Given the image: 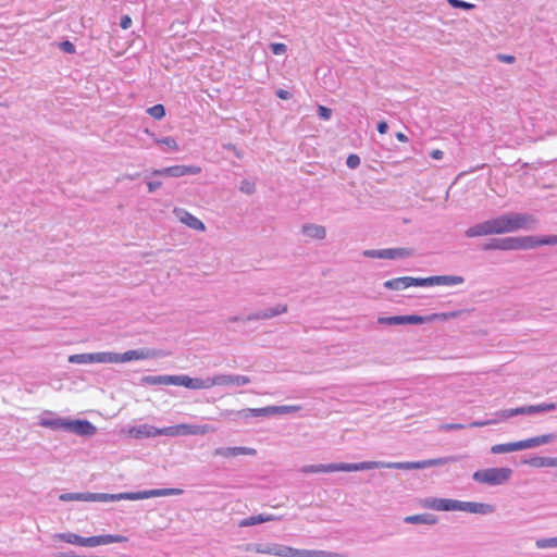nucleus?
Wrapping results in <instances>:
<instances>
[{
	"mask_svg": "<svg viewBox=\"0 0 557 557\" xmlns=\"http://www.w3.org/2000/svg\"><path fill=\"white\" fill-rule=\"evenodd\" d=\"M156 356L154 351L148 348L127 350L123 354L108 351V363H121L133 360H145Z\"/></svg>",
	"mask_w": 557,
	"mask_h": 557,
	"instance_id": "obj_7",
	"label": "nucleus"
},
{
	"mask_svg": "<svg viewBox=\"0 0 557 557\" xmlns=\"http://www.w3.org/2000/svg\"><path fill=\"white\" fill-rule=\"evenodd\" d=\"M395 137L397 138V140H399L401 143L408 141V137L401 132L396 133Z\"/></svg>",
	"mask_w": 557,
	"mask_h": 557,
	"instance_id": "obj_60",
	"label": "nucleus"
},
{
	"mask_svg": "<svg viewBox=\"0 0 557 557\" xmlns=\"http://www.w3.org/2000/svg\"><path fill=\"white\" fill-rule=\"evenodd\" d=\"M556 438L555 434H543L534 437H530L527 440H523V445L525 449L533 448L540 445L547 444Z\"/></svg>",
	"mask_w": 557,
	"mask_h": 557,
	"instance_id": "obj_27",
	"label": "nucleus"
},
{
	"mask_svg": "<svg viewBox=\"0 0 557 557\" xmlns=\"http://www.w3.org/2000/svg\"><path fill=\"white\" fill-rule=\"evenodd\" d=\"M67 421L69 419L65 418H55V419H48L42 418L39 421V425L44 428H48L51 430H66L67 431Z\"/></svg>",
	"mask_w": 557,
	"mask_h": 557,
	"instance_id": "obj_28",
	"label": "nucleus"
},
{
	"mask_svg": "<svg viewBox=\"0 0 557 557\" xmlns=\"http://www.w3.org/2000/svg\"><path fill=\"white\" fill-rule=\"evenodd\" d=\"M366 461L349 463V462H333V463H320V465H307L301 468L302 473H330V472H352L366 470Z\"/></svg>",
	"mask_w": 557,
	"mask_h": 557,
	"instance_id": "obj_6",
	"label": "nucleus"
},
{
	"mask_svg": "<svg viewBox=\"0 0 557 557\" xmlns=\"http://www.w3.org/2000/svg\"><path fill=\"white\" fill-rule=\"evenodd\" d=\"M498 422H500L499 417H496L495 419L486 420V421H473L469 424V426L470 428H481V426H485L488 424H495Z\"/></svg>",
	"mask_w": 557,
	"mask_h": 557,
	"instance_id": "obj_49",
	"label": "nucleus"
},
{
	"mask_svg": "<svg viewBox=\"0 0 557 557\" xmlns=\"http://www.w3.org/2000/svg\"><path fill=\"white\" fill-rule=\"evenodd\" d=\"M183 494L182 488H152L138 492H123L117 494L109 493H63L59 496L62 502H119V500H140L152 497L174 496Z\"/></svg>",
	"mask_w": 557,
	"mask_h": 557,
	"instance_id": "obj_1",
	"label": "nucleus"
},
{
	"mask_svg": "<svg viewBox=\"0 0 557 557\" xmlns=\"http://www.w3.org/2000/svg\"><path fill=\"white\" fill-rule=\"evenodd\" d=\"M275 95L277 98L282 99V100H288L292 98V94L288 91V90H285V89H277L275 91Z\"/></svg>",
	"mask_w": 557,
	"mask_h": 557,
	"instance_id": "obj_54",
	"label": "nucleus"
},
{
	"mask_svg": "<svg viewBox=\"0 0 557 557\" xmlns=\"http://www.w3.org/2000/svg\"><path fill=\"white\" fill-rule=\"evenodd\" d=\"M465 278L459 275H434L429 277H414L416 286H435V285H459Z\"/></svg>",
	"mask_w": 557,
	"mask_h": 557,
	"instance_id": "obj_10",
	"label": "nucleus"
},
{
	"mask_svg": "<svg viewBox=\"0 0 557 557\" xmlns=\"http://www.w3.org/2000/svg\"><path fill=\"white\" fill-rule=\"evenodd\" d=\"M96 546L108 545L112 543H124L127 542V537L119 534H103L94 535Z\"/></svg>",
	"mask_w": 557,
	"mask_h": 557,
	"instance_id": "obj_29",
	"label": "nucleus"
},
{
	"mask_svg": "<svg viewBox=\"0 0 557 557\" xmlns=\"http://www.w3.org/2000/svg\"><path fill=\"white\" fill-rule=\"evenodd\" d=\"M147 112L156 120H161L165 115V109L162 104H154L150 107Z\"/></svg>",
	"mask_w": 557,
	"mask_h": 557,
	"instance_id": "obj_42",
	"label": "nucleus"
},
{
	"mask_svg": "<svg viewBox=\"0 0 557 557\" xmlns=\"http://www.w3.org/2000/svg\"><path fill=\"white\" fill-rule=\"evenodd\" d=\"M132 25V18L128 16V15H124L121 17V21H120V26L123 28V29H127L129 28Z\"/></svg>",
	"mask_w": 557,
	"mask_h": 557,
	"instance_id": "obj_56",
	"label": "nucleus"
},
{
	"mask_svg": "<svg viewBox=\"0 0 557 557\" xmlns=\"http://www.w3.org/2000/svg\"><path fill=\"white\" fill-rule=\"evenodd\" d=\"M497 59L499 61L508 63V64L513 63L515 60H516V58L513 55H511V54H498Z\"/></svg>",
	"mask_w": 557,
	"mask_h": 557,
	"instance_id": "obj_57",
	"label": "nucleus"
},
{
	"mask_svg": "<svg viewBox=\"0 0 557 557\" xmlns=\"http://www.w3.org/2000/svg\"><path fill=\"white\" fill-rule=\"evenodd\" d=\"M250 382L249 376L242 374H218L213 376L214 386H244Z\"/></svg>",
	"mask_w": 557,
	"mask_h": 557,
	"instance_id": "obj_17",
	"label": "nucleus"
},
{
	"mask_svg": "<svg viewBox=\"0 0 557 557\" xmlns=\"http://www.w3.org/2000/svg\"><path fill=\"white\" fill-rule=\"evenodd\" d=\"M527 410H528V406L504 409V410L497 411L495 413V417H499L500 421H505V420L516 417V416L528 414Z\"/></svg>",
	"mask_w": 557,
	"mask_h": 557,
	"instance_id": "obj_32",
	"label": "nucleus"
},
{
	"mask_svg": "<svg viewBox=\"0 0 557 557\" xmlns=\"http://www.w3.org/2000/svg\"><path fill=\"white\" fill-rule=\"evenodd\" d=\"M201 169L196 165H172L163 169H156L151 172L156 176L182 177L185 175H196Z\"/></svg>",
	"mask_w": 557,
	"mask_h": 557,
	"instance_id": "obj_11",
	"label": "nucleus"
},
{
	"mask_svg": "<svg viewBox=\"0 0 557 557\" xmlns=\"http://www.w3.org/2000/svg\"><path fill=\"white\" fill-rule=\"evenodd\" d=\"M512 475V469L507 467L486 468L475 471L472 479L481 484L497 486L505 484Z\"/></svg>",
	"mask_w": 557,
	"mask_h": 557,
	"instance_id": "obj_5",
	"label": "nucleus"
},
{
	"mask_svg": "<svg viewBox=\"0 0 557 557\" xmlns=\"http://www.w3.org/2000/svg\"><path fill=\"white\" fill-rule=\"evenodd\" d=\"M301 410L300 405H282V406H274L275 414H287V413H294Z\"/></svg>",
	"mask_w": 557,
	"mask_h": 557,
	"instance_id": "obj_37",
	"label": "nucleus"
},
{
	"mask_svg": "<svg viewBox=\"0 0 557 557\" xmlns=\"http://www.w3.org/2000/svg\"><path fill=\"white\" fill-rule=\"evenodd\" d=\"M530 221H532V216L525 213H505L468 227L465 235L468 238H474L511 233L518 230L528 228V223Z\"/></svg>",
	"mask_w": 557,
	"mask_h": 557,
	"instance_id": "obj_2",
	"label": "nucleus"
},
{
	"mask_svg": "<svg viewBox=\"0 0 557 557\" xmlns=\"http://www.w3.org/2000/svg\"><path fill=\"white\" fill-rule=\"evenodd\" d=\"M67 431L79 436L90 437L97 433V428L88 420H69Z\"/></svg>",
	"mask_w": 557,
	"mask_h": 557,
	"instance_id": "obj_15",
	"label": "nucleus"
},
{
	"mask_svg": "<svg viewBox=\"0 0 557 557\" xmlns=\"http://www.w3.org/2000/svg\"><path fill=\"white\" fill-rule=\"evenodd\" d=\"M528 465L534 468L543 467H557V457H532L525 461Z\"/></svg>",
	"mask_w": 557,
	"mask_h": 557,
	"instance_id": "obj_30",
	"label": "nucleus"
},
{
	"mask_svg": "<svg viewBox=\"0 0 557 557\" xmlns=\"http://www.w3.org/2000/svg\"><path fill=\"white\" fill-rule=\"evenodd\" d=\"M301 232L310 238L324 239L326 236L325 227L317 224H305Z\"/></svg>",
	"mask_w": 557,
	"mask_h": 557,
	"instance_id": "obj_26",
	"label": "nucleus"
},
{
	"mask_svg": "<svg viewBox=\"0 0 557 557\" xmlns=\"http://www.w3.org/2000/svg\"><path fill=\"white\" fill-rule=\"evenodd\" d=\"M237 321H247V320H246V318H240V317H237V315H233V317L228 318V322L230 323H235Z\"/></svg>",
	"mask_w": 557,
	"mask_h": 557,
	"instance_id": "obj_62",
	"label": "nucleus"
},
{
	"mask_svg": "<svg viewBox=\"0 0 557 557\" xmlns=\"http://www.w3.org/2000/svg\"><path fill=\"white\" fill-rule=\"evenodd\" d=\"M509 444H510V451L511 453L525 449V447L523 445V440L522 441H518V442H511Z\"/></svg>",
	"mask_w": 557,
	"mask_h": 557,
	"instance_id": "obj_55",
	"label": "nucleus"
},
{
	"mask_svg": "<svg viewBox=\"0 0 557 557\" xmlns=\"http://www.w3.org/2000/svg\"><path fill=\"white\" fill-rule=\"evenodd\" d=\"M457 460H458V458H456V457H441V458L421 460L419 462H420V468L425 469V468H431V467H435V466H443L448 462H453V461H457Z\"/></svg>",
	"mask_w": 557,
	"mask_h": 557,
	"instance_id": "obj_35",
	"label": "nucleus"
},
{
	"mask_svg": "<svg viewBox=\"0 0 557 557\" xmlns=\"http://www.w3.org/2000/svg\"><path fill=\"white\" fill-rule=\"evenodd\" d=\"M58 557H82V556L75 555L73 552H64V553H60L58 555Z\"/></svg>",
	"mask_w": 557,
	"mask_h": 557,
	"instance_id": "obj_61",
	"label": "nucleus"
},
{
	"mask_svg": "<svg viewBox=\"0 0 557 557\" xmlns=\"http://www.w3.org/2000/svg\"><path fill=\"white\" fill-rule=\"evenodd\" d=\"M239 190L246 195H252L256 191V185L249 180H243L239 185Z\"/></svg>",
	"mask_w": 557,
	"mask_h": 557,
	"instance_id": "obj_44",
	"label": "nucleus"
},
{
	"mask_svg": "<svg viewBox=\"0 0 557 557\" xmlns=\"http://www.w3.org/2000/svg\"><path fill=\"white\" fill-rule=\"evenodd\" d=\"M446 315H447V317H456V315H457V313H456V312H451V313L446 314Z\"/></svg>",
	"mask_w": 557,
	"mask_h": 557,
	"instance_id": "obj_63",
	"label": "nucleus"
},
{
	"mask_svg": "<svg viewBox=\"0 0 557 557\" xmlns=\"http://www.w3.org/2000/svg\"><path fill=\"white\" fill-rule=\"evenodd\" d=\"M363 256L367 258L377 259H404L412 256V249L410 248H385V249H368L363 251Z\"/></svg>",
	"mask_w": 557,
	"mask_h": 557,
	"instance_id": "obj_8",
	"label": "nucleus"
},
{
	"mask_svg": "<svg viewBox=\"0 0 557 557\" xmlns=\"http://www.w3.org/2000/svg\"><path fill=\"white\" fill-rule=\"evenodd\" d=\"M69 362L75 364L108 363V351L71 355L69 356Z\"/></svg>",
	"mask_w": 557,
	"mask_h": 557,
	"instance_id": "obj_12",
	"label": "nucleus"
},
{
	"mask_svg": "<svg viewBox=\"0 0 557 557\" xmlns=\"http://www.w3.org/2000/svg\"><path fill=\"white\" fill-rule=\"evenodd\" d=\"M257 554L273 555L277 557H344L342 554L317 550V549H298L278 543H257L250 548Z\"/></svg>",
	"mask_w": 557,
	"mask_h": 557,
	"instance_id": "obj_4",
	"label": "nucleus"
},
{
	"mask_svg": "<svg viewBox=\"0 0 557 557\" xmlns=\"http://www.w3.org/2000/svg\"><path fill=\"white\" fill-rule=\"evenodd\" d=\"M384 287L387 289L401 290L411 286H416L414 277L411 276H401L395 277L384 282Z\"/></svg>",
	"mask_w": 557,
	"mask_h": 557,
	"instance_id": "obj_24",
	"label": "nucleus"
},
{
	"mask_svg": "<svg viewBox=\"0 0 557 557\" xmlns=\"http://www.w3.org/2000/svg\"><path fill=\"white\" fill-rule=\"evenodd\" d=\"M275 414L274 406H268L263 408H247L236 412V417L243 420L258 417H269Z\"/></svg>",
	"mask_w": 557,
	"mask_h": 557,
	"instance_id": "obj_23",
	"label": "nucleus"
},
{
	"mask_svg": "<svg viewBox=\"0 0 557 557\" xmlns=\"http://www.w3.org/2000/svg\"><path fill=\"white\" fill-rule=\"evenodd\" d=\"M270 49H271L273 54L282 55V54H284L286 52L287 47H286V45L281 44V42H272L270 45Z\"/></svg>",
	"mask_w": 557,
	"mask_h": 557,
	"instance_id": "obj_46",
	"label": "nucleus"
},
{
	"mask_svg": "<svg viewBox=\"0 0 557 557\" xmlns=\"http://www.w3.org/2000/svg\"><path fill=\"white\" fill-rule=\"evenodd\" d=\"M485 251L488 250H521L523 249L521 237L493 238L482 246Z\"/></svg>",
	"mask_w": 557,
	"mask_h": 557,
	"instance_id": "obj_9",
	"label": "nucleus"
},
{
	"mask_svg": "<svg viewBox=\"0 0 557 557\" xmlns=\"http://www.w3.org/2000/svg\"><path fill=\"white\" fill-rule=\"evenodd\" d=\"M273 519H274V517L271 515L260 513L257 516H250L248 518L243 519L239 522V527H251V525L260 524L263 522L272 521Z\"/></svg>",
	"mask_w": 557,
	"mask_h": 557,
	"instance_id": "obj_33",
	"label": "nucleus"
},
{
	"mask_svg": "<svg viewBox=\"0 0 557 557\" xmlns=\"http://www.w3.org/2000/svg\"><path fill=\"white\" fill-rule=\"evenodd\" d=\"M172 385L184 386L191 389L193 377L188 375H172Z\"/></svg>",
	"mask_w": 557,
	"mask_h": 557,
	"instance_id": "obj_38",
	"label": "nucleus"
},
{
	"mask_svg": "<svg viewBox=\"0 0 557 557\" xmlns=\"http://www.w3.org/2000/svg\"><path fill=\"white\" fill-rule=\"evenodd\" d=\"M207 432L206 425L177 424L165 428V436L198 435Z\"/></svg>",
	"mask_w": 557,
	"mask_h": 557,
	"instance_id": "obj_14",
	"label": "nucleus"
},
{
	"mask_svg": "<svg viewBox=\"0 0 557 557\" xmlns=\"http://www.w3.org/2000/svg\"><path fill=\"white\" fill-rule=\"evenodd\" d=\"M523 249H530L543 245H557V235L547 236H522Z\"/></svg>",
	"mask_w": 557,
	"mask_h": 557,
	"instance_id": "obj_22",
	"label": "nucleus"
},
{
	"mask_svg": "<svg viewBox=\"0 0 557 557\" xmlns=\"http://www.w3.org/2000/svg\"><path fill=\"white\" fill-rule=\"evenodd\" d=\"M256 454L257 450L255 448L246 446L219 447L213 451L214 456H220L223 458H232L239 455L255 456Z\"/></svg>",
	"mask_w": 557,
	"mask_h": 557,
	"instance_id": "obj_19",
	"label": "nucleus"
},
{
	"mask_svg": "<svg viewBox=\"0 0 557 557\" xmlns=\"http://www.w3.org/2000/svg\"><path fill=\"white\" fill-rule=\"evenodd\" d=\"M53 539L62 541L67 544L77 545V546H85V547H96L95 539L94 536L84 537L76 533L72 532H64V533H57L53 535Z\"/></svg>",
	"mask_w": 557,
	"mask_h": 557,
	"instance_id": "obj_16",
	"label": "nucleus"
},
{
	"mask_svg": "<svg viewBox=\"0 0 557 557\" xmlns=\"http://www.w3.org/2000/svg\"><path fill=\"white\" fill-rule=\"evenodd\" d=\"M318 115L324 120L327 121L332 117V110L330 108H326L324 106H318Z\"/></svg>",
	"mask_w": 557,
	"mask_h": 557,
	"instance_id": "obj_48",
	"label": "nucleus"
},
{
	"mask_svg": "<svg viewBox=\"0 0 557 557\" xmlns=\"http://www.w3.org/2000/svg\"><path fill=\"white\" fill-rule=\"evenodd\" d=\"M285 312H287V305L280 304V305H276L275 307L250 313L246 317V320L247 321L268 320V319L274 318L276 315H280L282 313H285Z\"/></svg>",
	"mask_w": 557,
	"mask_h": 557,
	"instance_id": "obj_20",
	"label": "nucleus"
},
{
	"mask_svg": "<svg viewBox=\"0 0 557 557\" xmlns=\"http://www.w3.org/2000/svg\"><path fill=\"white\" fill-rule=\"evenodd\" d=\"M430 156L432 159L434 160H441L443 159L444 157V152L440 149H433L431 152H430Z\"/></svg>",
	"mask_w": 557,
	"mask_h": 557,
	"instance_id": "obj_59",
	"label": "nucleus"
},
{
	"mask_svg": "<svg viewBox=\"0 0 557 557\" xmlns=\"http://www.w3.org/2000/svg\"><path fill=\"white\" fill-rule=\"evenodd\" d=\"M176 216L180 219L182 223L187 225L188 227L203 232L206 230V226L202 221H200L197 216L191 214L185 209H175Z\"/></svg>",
	"mask_w": 557,
	"mask_h": 557,
	"instance_id": "obj_21",
	"label": "nucleus"
},
{
	"mask_svg": "<svg viewBox=\"0 0 557 557\" xmlns=\"http://www.w3.org/2000/svg\"><path fill=\"white\" fill-rule=\"evenodd\" d=\"M127 433L134 438L156 437L159 435H165V428L159 429L154 425L145 423L129 428Z\"/></svg>",
	"mask_w": 557,
	"mask_h": 557,
	"instance_id": "obj_13",
	"label": "nucleus"
},
{
	"mask_svg": "<svg viewBox=\"0 0 557 557\" xmlns=\"http://www.w3.org/2000/svg\"><path fill=\"white\" fill-rule=\"evenodd\" d=\"M346 164L349 169H356L360 165V158L357 154H349Z\"/></svg>",
	"mask_w": 557,
	"mask_h": 557,
	"instance_id": "obj_50",
	"label": "nucleus"
},
{
	"mask_svg": "<svg viewBox=\"0 0 557 557\" xmlns=\"http://www.w3.org/2000/svg\"><path fill=\"white\" fill-rule=\"evenodd\" d=\"M557 408L555 403H542L536 405H528V416H534L539 413H544L548 411H553Z\"/></svg>",
	"mask_w": 557,
	"mask_h": 557,
	"instance_id": "obj_34",
	"label": "nucleus"
},
{
	"mask_svg": "<svg viewBox=\"0 0 557 557\" xmlns=\"http://www.w3.org/2000/svg\"><path fill=\"white\" fill-rule=\"evenodd\" d=\"M438 521L437 517L432 513H419L407 516L404 518V522L408 524H429L434 525Z\"/></svg>",
	"mask_w": 557,
	"mask_h": 557,
	"instance_id": "obj_25",
	"label": "nucleus"
},
{
	"mask_svg": "<svg viewBox=\"0 0 557 557\" xmlns=\"http://www.w3.org/2000/svg\"><path fill=\"white\" fill-rule=\"evenodd\" d=\"M379 323L386 325H401L405 324V315L383 317L379 319Z\"/></svg>",
	"mask_w": 557,
	"mask_h": 557,
	"instance_id": "obj_39",
	"label": "nucleus"
},
{
	"mask_svg": "<svg viewBox=\"0 0 557 557\" xmlns=\"http://www.w3.org/2000/svg\"><path fill=\"white\" fill-rule=\"evenodd\" d=\"M421 506L436 511H466L479 515H490L494 512V506L491 504L461 502L450 498L426 497L421 500Z\"/></svg>",
	"mask_w": 557,
	"mask_h": 557,
	"instance_id": "obj_3",
	"label": "nucleus"
},
{
	"mask_svg": "<svg viewBox=\"0 0 557 557\" xmlns=\"http://www.w3.org/2000/svg\"><path fill=\"white\" fill-rule=\"evenodd\" d=\"M465 428H466V425L460 424V423H446V424L441 425L440 429L443 431H453V430H461Z\"/></svg>",
	"mask_w": 557,
	"mask_h": 557,
	"instance_id": "obj_52",
	"label": "nucleus"
},
{
	"mask_svg": "<svg viewBox=\"0 0 557 557\" xmlns=\"http://www.w3.org/2000/svg\"><path fill=\"white\" fill-rule=\"evenodd\" d=\"M156 141L159 145L165 146L166 149H169V150H172V151L178 150V145L173 137L168 136V137H163L161 139H157Z\"/></svg>",
	"mask_w": 557,
	"mask_h": 557,
	"instance_id": "obj_43",
	"label": "nucleus"
},
{
	"mask_svg": "<svg viewBox=\"0 0 557 557\" xmlns=\"http://www.w3.org/2000/svg\"><path fill=\"white\" fill-rule=\"evenodd\" d=\"M366 470L371 469H399V470H410V469H421L419 461H405V462H385V461H366Z\"/></svg>",
	"mask_w": 557,
	"mask_h": 557,
	"instance_id": "obj_18",
	"label": "nucleus"
},
{
	"mask_svg": "<svg viewBox=\"0 0 557 557\" xmlns=\"http://www.w3.org/2000/svg\"><path fill=\"white\" fill-rule=\"evenodd\" d=\"M60 48L62 51L66 52V53H74L75 52V46L74 44H72L71 41L69 40H65V41H62L60 44Z\"/></svg>",
	"mask_w": 557,
	"mask_h": 557,
	"instance_id": "obj_51",
	"label": "nucleus"
},
{
	"mask_svg": "<svg viewBox=\"0 0 557 557\" xmlns=\"http://www.w3.org/2000/svg\"><path fill=\"white\" fill-rule=\"evenodd\" d=\"M172 375H147L141 379L146 385H172Z\"/></svg>",
	"mask_w": 557,
	"mask_h": 557,
	"instance_id": "obj_31",
	"label": "nucleus"
},
{
	"mask_svg": "<svg viewBox=\"0 0 557 557\" xmlns=\"http://www.w3.org/2000/svg\"><path fill=\"white\" fill-rule=\"evenodd\" d=\"M214 386L213 376L203 379L193 377L191 389L210 388Z\"/></svg>",
	"mask_w": 557,
	"mask_h": 557,
	"instance_id": "obj_36",
	"label": "nucleus"
},
{
	"mask_svg": "<svg viewBox=\"0 0 557 557\" xmlns=\"http://www.w3.org/2000/svg\"><path fill=\"white\" fill-rule=\"evenodd\" d=\"M162 186L160 181H149L147 182V187L149 193H153Z\"/></svg>",
	"mask_w": 557,
	"mask_h": 557,
	"instance_id": "obj_53",
	"label": "nucleus"
},
{
	"mask_svg": "<svg viewBox=\"0 0 557 557\" xmlns=\"http://www.w3.org/2000/svg\"><path fill=\"white\" fill-rule=\"evenodd\" d=\"M433 319V315L422 317L417 314L405 315V324H422Z\"/></svg>",
	"mask_w": 557,
	"mask_h": 557,
	"instance_id": "obj_41",
	"label": "nucleus"
},
{
	"mask_svg": "<svg viewBox=\"0 0 557 557\" xmlns=\"http://www.w3.org/2000/svg\"><path fill=\"white\" fill-rule=\"evenodd\" d=\"M376 129L380 134H385L388 131V124L385 121H380L377 123Z\"/></svg>",
	"mask_w": 557,
	"mask_h": 557,
	"instance_id": "obj_58",
	"label": "nucleus"
},
{
	"mask_svg": "<svg viewBox=\"0 0 557 557\" xmlns=\"http://www.w3.org/2000/svg\"><path fill=\"white\" fill-rule=\"evenodd\" d=\"M450 5L453 8L463 9V10H470L474 8V4L462 1V0H448Z\"/></svg>",
	"mask_w": 557,
	"mask_h": 557,
	"instance_id": "obj_47",
	"label": "nucleus"
},
{
	"mask_svg": "<svg viewBox=\"0 0 557 557\" xmlns=\"http://www.w3.org/2000/svg\"><path fill=\"white\" fill-rule=\"evenodd\" d=\"M491 453L494 455H500V454H507L510 451V444L504 443V444H495L491 447Z\"/></svg>",
	"mask_w": 557,
	"mask_h": 557,
	"instance_id": "obj_45",
	"label": "nucleus"
},
{
	"mask_svg": "<svg viewBox=\"0 0 557 557\" xmlns=\"http://www.w3.org/2000/svg\"><path fill=\"white\" fill-rule=\"evenodd\" d=\"M535 545L540 549L555 548V547H557V536L556 537L539 539V540H536Z\"/></svg>",
	"mask_w": 557,
	"mask_h": 557,
	"instance_id": "obj_40",
	"label": "nucleus"
}]
</instances>
